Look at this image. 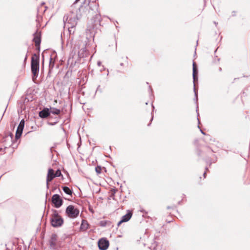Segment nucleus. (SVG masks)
Segmentation results:
<instances>
[{"instance_id": "obj_1", "label": "nucleus", "mask_w": 250, "mask_h": 250, "mask_svg": "<svg viewBox=\"0 0 250 250\" xmlns=\"http://www.w3.org/2000/svg\"><path fill=\"white\" fill-rule=\"evenodd\" d=\"M80 0H75L70 6L69 13L63 17L64 25L67 27L69 34H73L75 32L76 26L78 21L82 16L81 9L83 8V4H77Z\"/></svg>"}, {"instance_id": "obj_2", "label": "nucleus", "mask_w": 250, "mask_h": 250, "mask_svg": "<svg viewBox=\"0 0 250 250\" xmlns=\"http://www.w3.org/2000/svg\"><path fill=\"white\" fill-rule=\"evenodd\" d=\"M13 135L9 132L5 133L2 137V143L3 146H0V154H4L5 149L9 147L12 144Z\"/></svg>"}, {"instance_id": "obj_3", "label": "nucleus", "mask_w": 250, "mask_h": 250, "mask_svg": "<svg viewBox=\"0 0 250 250\" xmlns=\"http://www.w3.org/2000/svg\"><path fill=\"white\" fill-rule=\"evenodd\" d=\"M102 18L101 15L99 14H96L94 17L91 20V23H88L87 26V30L90 33H92V30L94 29H97L101 26V22Z\"/></svg>"}, {"instance_id": "obj_4", "label": "nucleus", "mask_w": 250, "mask_h": 250, "mask_svg": "<svg viewBox=\"0 0 250 250\" xmlns=\"http://www.w3.org/2000/svg\"><path fill=\"white\" fill-rule=\"evenodd\" d=\"M65 213L69 218H76L78 216L80 211L73 205H69L66 208Z\"/></svg>"}, {"instance_id": "obj_5", "label": "nucleus", "mask_w": 250, "mask_h": 250, "mask_svg": "<svg viewBox=\"0 0 250 250\" xmlns=\"http://www.w3.org/2000/svg\"><path fill=\"white\" fill-rule=\"evenodd\" d=\"M52 203L56 208H59L63 204V200L61 198L60 196L58 194L53 195L51 199Z\"/></svg>"}, {"instance_id": "obj_6", "label": "nucleus", "mask_w": 250, "mask_h": 250, "mask_svg": "<svg viewBox=\"0 0 250 250\" xmlns=\"http://www.w3.org/2000/svg\"><path fill=\"white\" fill-rule=\"evenodd\" d=\"M34 38L33 41L35 42V46L37 49L40 51V44L41 42V33L39 32L38 30H36V32L33 34Z\"/></svg>"}, {"instance_id": "obj_7", "label": "nucleus", "mask_w": 250, "mask_h": 250, "mask_svg": "<svg viewBox=\"0 0 250 250\" xmlns=\"http://www.w3.org/2000/svg\"><path fill=\"white\" fill-rule=\"evenodd\" d=\"M98 245L100 250H106L109 246V242L106 238H102L98 241Z\"/></svg>"}, {"instance_id": "obj_8", "label": "nucleus", "mask_w": 250, "mask_h": 250, "mask_svg": "<svg viewBox=\"0 0 250 250\" xmlns=\"http://www.w3.org/2000/svg\"><path fill=\"white\" fill-rule=\"evenodd\" d=\"M25 121L24 119H22L17 127L16 131L15 139H19L21 137L23 130L24 127Z\"/></svg>"}, {"instance_id": "obj_9", "label": "nucleus", "mask_w": 250, "mask_h": 250, "mask_svg": "<svg viewBox=\"0 0 250 250\" xmlns=\"http://www.w3.org/2000/svg\"><path fill=\"white\" fill-rule=\"evenodd\" d=\"M50 223L52 226L54 228L60 227L63 223V219L62 217L51 218Z\"/></svg>"}, {"instance_id": "obj_10", "label": "nucleus", "mask_w": 250, "mask_h": 250, "mask_svg": "<svg viewBox=\"0 0 250 250\" xmlns=\"http://www.w3.org/2000/svg\"><path fill=\"white\" fill-rule=\"evenodd\" d=\"M54 170L52 168H49L46 177V188H49V182L55 178Z\"/></svg>"}, {"instance_id": "obj_11", "label": "nucleus", "mask_w": 250, "mask_h": 250, "mask_svg": "<svg viewBox=\"0 0 250 250\" xmlns=\"http://www.w3.org/2000/svg\"><path fill=\"white\" fill-rule=\"evenodd\" d=\"M57 235L55 233L52 234L49 240V247L51 249L55 250L56 249V241Z\"/></svg>"}, {"instance_id": "obj_12", "label": "nucleus", "mask_w": 250, "mask_h": 250, "mask_svg": "<svg viewBox=\"0 0 250 250\" xmlns=\"http://www.w3.org/2000/svg\"><path fill=\"white\" fill-rule=\"evenodd\" d=\"M50 115V109L44 107L43 109L39 112V115L41 118L44 119L48 117Z\"/></svg>"}, {"instance_id": "obj_13", "label": "nucleus", "mask_w": 250, "mask_h": 250, "mask_svg": "<svg viewBox=\"0 0 250 250\" xmlns=\"http://www.w3.org/2000/svg\"><path fill=\"white\" fill-rule=\"evenodd\" d=\"M40 65H31V72L32 73V79L34 81L37 78L39 72Z\"/></svg>"}, {"instance_id": "obj_14", "label": "nucleus", "mask_w": 250, "mask_h": 250, "mask_svg": "<svg viewBox=\"0 0 250 250\" xmlns=\"http://www.w3.org/2000/svg\"><path fill=\"white\" fill-rule=\"evenodd\" d=\"M31 65H40L39 54L34 53L31 58Z\"/></svg>"}, {"instance_id": "obj_15", "label": "nucleus", "mask_w": 250, "mask_h": 250, "mask_svg": "<svg viewBox=\"0 0 250 250\" xmlns=\"http://www.w3.org/2000/svg\"><path fill=\"white\" fill-rule=\"evenodd\" d=\"M60 119V118L59 116H56L55 117H53V116L50 115L49 116V121L47 122V124L50 125H54L59 122Z\"/></svg>"}, {"instance_id": "obj_16", "label": "nucleus", "mask_w": 250, "mask_h": 250, "mask_svg": "<svg viewBox=\"0 0 250 250\" xmlns=\"http://www.w3.org/2000/svg\"><path fill=\"white\" fill-rule=\"evenodd\" d=\"M149 248L151 250H163L162 249V245L160 244H159L155 240H154L152 243H151V245L149 247Z\"/></svg>"}, {"instance_id": "obj_17", "label": "nucleus", "mask_w": 250, "mask_h": 250, "mask_svg": "<svg viewBox=\"0 0 250 250\" xmlns=\"http://www.w3.org/2000/svg\"><path fill=\"white\" fill-rule=\"evenodd\" d=\"M89 227V224L86 220H83L81 226L80 230L82 231H86Z\"/></svg>"}, {"instance_id": "obj_18", "label": "nucleus", "mask_w": 250, "mask_h": 250, "mask_svg": "<svg viewBox=\"0 0 250 250\" xmlns=\"http://www.w3.org/2000/svg\"><path fill=\"white\" fill-rule=\"evenodd\" d=\"M132 213L131 211H129L126 214L122 216L121 220L122 222H126L130 220L132 216Z\"/></svg>"}, {"instance_id": "obj_19", "label": "nucleus", "mask_w": 250, "mask_h": 250, "mask_svg": "<svg viewBox=\"0 0 250 250\" xmlns=\"http://www.w3.org/2000/svg\"><path fill=\"white\" fill-rule=\"evenodd\" d=\"M111 222L109 220H101L99 223V226L102 227H105L106 226H110Z\"/></svg>"}, {"instance_id": "obj_20", "label": "nucleus", "mask_w": 250, "mask_h": 250, "mask_svg": "<svg viewBox=\"0 0 250 250\" xmlns=\"http://www.w3.org/2000/svg\"><path fill=\"white\" fill-rule=\"evenodd\" d=\"M194 94H195V98L194 100L195 101V102L197 104L196 106V111L197 113V117L199 115V112H198V95H197V92L196 90L195 87L194 86V88H193Z\"/></svg>"}, {"instance_id": "obj_21", "label": "nucleus", "mask_w": 250, "mask_h": 250, "mask_svg": "<svg viewBox=\"0 0 250 250\" xmlns=\"http://www.w3.org/2000/svg\"><path fill=\"white\" fill-rule=\"evenodd\" d=\"M117 191V189L115 188H111L109 192V193L110 194V195H109V197L108 198V199H112L114 200L115 199V198H114L115 194Z\"/></svg>"}, {"instance_id": "obj_22", "label": "nucleus", "mask_w": 250, "mask_h": 250, "mask_svg": "<svg viewBox=\"0 0 250 250\" xmlns=\"http://www.w3.org/2000/svg\"><path fill=\"white\" fill-rule=\"evenodd\" d=\"M63 191L66 194L72 196L73 191L68 187L64 186L62 188Z\"/></svg>"}, {"instance_id": "obj_23", "label": "nucleus", "mask_w": 250, "mask_h": 250, "mask_svg": "<svg viewBox=\"0 0 250 250\" xmlns=\"http://www.w3.org/2000/svg\"><path fill=\"white\" fill-rule=\"evenodd\" d=\"M50 114H53L56 115H58L60 113L61 110L59 109L53 107L50 109Z\"/></svg>"}, {"instance_id": "obj_24", "label": "nucleus", "mask_w": 250, "mask_h": 250, "mask_svg": "<svg viewBox=\"0 0 250 250\" xmlns=\"http://www.w3.org/2000/svg\"><path fill=\"white\" fill-rule=\"evenodd\" d=\"M55 64V61L53 60L52 58L51 57L49 58V67L50 70L53 68Z\"/></svg>"}, {"instance_id": "obj_25", "label": "nucleus", "mask_w": 250, "mask_h": 250, "mask_svg": "<svg viewBox=\"0 0 250 250\" xmlns=\"http://www.w3.org/2000/svg\"><path fill=\"white\" fill-rule=\"evenodd\" d=\"M53 213V214L52 215V217L51 218H60V217H62L61 216H60L57 210H55V209H52V210Z\"/></svg>"}, {"instance_id": "obj_26", "label": "nucleus", "mask_w": 250, "mask_h": 250, "mask_svg": "<svg viewBox=\"0 0 250 250\" xmlns=\"http://www.w3.org/2000/svg\"><path fill=\"white\" fill-rule=\"evenodd\" d=\"M55 176L56 177H60V176H62V172L61 171V170L59 169H58L55 173Z\"/></svg>"}, {"instance_id": "obj_27", "label": "nucleus", "mask_w": 250, "mask_h": 250, "mask_svg": "<svg viewBox=\"0 0 250 250\" xmlns=\"http://www.w3.org/2000/svg\"><path fill=\"white\" fill-rule=\"evenodd\" d=\"M102 168L100 166H97L95 167V171L97 174H100L101 173Z\"/></svg>"}, {"instance_id": "obj_28", "label": "nucleus", "mask_w": 250, "mask_h": 250, "mask_svg": "<svg viewBox=\"0 0 250 250\" xmlns=\"http://www.w3.org/2000/svg\"><path fill=\"white\" fill-rule=\"evenodd\" d=\"M192 77H193V82L194 83V87H193V88H194V86L195 87V83L196 81H198V76H192Z\"/></svg>"}, {"instance_id": "obj_29", "label": "nucleus", "mask_w": 250, "mask_h": 250, "mask_svg": "<svg viewBox=\"0 0 250 250\" xmlns=\"http://www.w3.org/2000/svg\"><path fill=\"white\" fill-rule=\"evenodd\" d=\"M192 76L198 75V69L197 68H194L192 69Z\"/></svg>"}, {"instance_id": "obj_30", "label": "nucleus", "mask_w": 250, "mask_h": 250, "mask_svg": "<svg viewBox=\"0 0 250 250\" xmlns=\"http://www.w3.org/2000/svg\"><path fill=\"white\" fill-rule=\"evenodd\" d=\"M151 120H150V122L147 125V126H150V125H151V122L152 121L153 119V113L151 112Z\"/></svg>"}, {"instance_id": "obj_31", "label": "nucleus", "mask_w": 250, "mask_h": 250, "mask_svg": "<svg viewBox=\"0 0 250 250\" xmlns=\"http://www.w3.org/2000/svg\"><path fill=\"white\" fill-rule=\"evenodd\" d=\"M194 68H197L196 66V63L194 62H193L192 63V69Z\"/></svg>"}, {"instance_id": "obj_32", "label": "nucleus", "mask_w": 250, "mask_h": 250, "mask_svg": "<svg viewBox=\"0 0 250 250\" xmlns=\"http://www.w3.org/2000/svg\"><path fill=\"white\" fill-rule=\"evenodd\" d=\"M205 169H206V171L204 172V174H203V176H204V178H206V172H207L206 171L208 170V167H206Z\"/></svg>"}, {"instance_id": "obj_33", "label": "nucleus", "mask_w": 250, "mask_h": 250, "mask_svg": "<svg viewBox=\"0 0 250 250\" xmlns=\"http://www.w3.org/2000/svg\"><path fill=\"white\" fill-rule=\"evenodd\" d=\"M201 150H199V149H198L197 150V154H198V155L200 156L201 155Z\"/></svg>"}, {"instance_id": "obj_34", "label": "nucleus", "mask_w": 250, "mask_h": 250, "mask_svg": "<svg viewBox=\"0 0 250 250\" xmlns=\"http://www.w3.org/2000/svg\"><path fill=\"white\" fill-rule=\"evenodd\" d=\"M123 222H122V220H121L117 224L118 226H119Z\"/></svg>"}, {"instance_id": "obj_35", "label": "nucleus", "mask_w": 250, "mask_h": 250, "mask_svg": "<svg viewBox=\"0 0 250 250\" xmlns=\"http://www.w3.org/2000/svg\"><path fill=\"white\" fill-rule=\"evenodd\" d=\"M27 53H28V51L27 52ZM26 54H27V53H26ZM27 59V55L26 54L25 57L24 59V62L26 61Z\"/></svg>"}, {"instance_id": "obj_36", "label": "nucleus", "mask_w": 250, "mask_h": 250, "mask_svg": "<svg viewBox=\"0 0 250 250\" xmlns=\"http://www.w3.org/2000/svg\"><path fill=\"white\" fill-rule=\"evenodd\" d=\"M149 90H150V92H149L150 93H152V88H151L150 86H149Z\"/></svg>"}, {"instance_id": "obj_37", "label": "nucleus", "mask_w": 250, "mask_h": 250, "mask_svg": "<svg viewBox=\"0 0 250 250\" xmlns=\"http://www.w3.org/2000/svg\"><path fill=\"white\" fill-rule=\"evenodd\" d=\"M101 64H102V63H101V62H100V61L98 62H97V65H98L99 66H101Z\"/></svg>"}, {"instance_id": "obj_38", "label": "nucleus", "mask_w": 250, "mask_h": 250, "mask_svg": "<svg viewBox=\"0 0 250 250\" xmlns=\"http://www.w3.org/2000/svg\"><path fill=\"white\" fill-rule=\"evenodd\" d=\"M200 131H201V132L203 134H204V135H205V132H204L202 129H200Z\"/></svg>"}, {"instance_id": "obj_39", "label": "nucleus", "mask_w": 250, "mask_h": 250, "mask_svg": "<svg viewBox=\"0 0 250 250\" xmlns=\"http://www.w3.org/2000/svg\"><path fill=\"white\" fill-rule=\"evenodd\" d=\"M100 85H98V86L97 88L96 91H98L100 89Z\"/></svg>"}, {"instance_id": "obj_40", "label": "nucleus", "mask_w": 250, "mask_h": 250, "mask_svg": "<svg viewBox=\"0 0 250 250\" xmlns=\"http://www.w3.org/2000/svg\"><path fill=\"white\" fill-rule=\"evenodd\" d=\"M6 108H7V107L5 108L4 111L3 113L2 114V117H3V116L4 114V113H5V112L6 110Z\"/></svg>"}, {"instance_id": "obj_41", "label": "nucleus", "mask_w": 250, "mask_h": 250, "mask_svg": "<svg viewBox=\"0 0 250 250\" xmlns=\"http://www.w3.org/2000/svg\"><path fill=\"white\" fill-rule=\"evenodd\" d=\"M120 65L121 66H123L124 65V63L123 62L120 63Z\"/></svg>"}, {"instance_id": "obj_42", "label": "nucleus", "mask_w": 250, "mask_h": 250, "mask_svg": "<svg viewBox=\"0 0 250 250\" xmlns=\"http://www.w3.org/2000/svg\"><path fill=\"white\" fill-rule=\"evenodd\" d=\"M207 163L209 162V166H210V165H211V162L210 161H209V162L207 161Z\"/></svg>"}, {"instance_id": "obj_43", "label": "nucleus", "mask_w": 250, "mask_h": 250, "mask_svg": "<svg viewBox=\"0 0 250 250\" xmlns=\"http://www.w3.org/2000/svg\"><path fill=\"white\" fill-rule=\"evenodd\" d=\"M214 24L216 25V26L217 25V23H217V22H216V21H214Z\"/></svg>"}, {"instance_id": "obj_44", "label": "nucleus", "mask_w": 250, "mask_h": 250, "mask_svg": "<svg viewBox=\"0 0 250 250\" xmlns=\"http://www.w3.org/2000/svg\"><path fill=\"white\" fill-rule=\"evenodd\" d=\"M171 208V207H169V206H168V207H167V209H169V208Z\"/></svg>"}, {"instance_id": "obj_45", "label": "nucleus", "mask_w": 250, "mask_h": 250, "mask_svg": "<svg viewBox=\"0 0 250 250\" xmlns=\"http://www.w3.org/2000/svg\"><path fill=\"white\" fill-rule=\"evenodd\" d=\"M219 70L220 71H221L222 70V68L220 67V68H219Z\"/></svg>"}, {"instance_id": "obj_46", "label": "nucleus", "mask_w": 250, "mask_h": 250, "mask_svg": "<svg viewBox=\"0 0 250 250\" xmlns=\"http://www.w3.org/2000/svg\"><path fill=\"white\" fill-rule=\"evenodd\" d=\"M152 108H153V109H154V106H153V104H152Z\"/></svg>"}, {"instance_id": "obj_47", "label": "nucleus", "mask_w": 250, "mask_h": 250, "mask_svg": "<svg viewBox=\"0 0 250 250\" xmlns=\"http://www.w3.org/2000/svg\"><path fill=\"white\" fill-rule=\"evenodd\" d=\"M197 119H198V124H200V121H199V119H198V118H197Z\"/></svg>"}, {"instance_id": "obj_48", "label": "nucleus", "mask_w": 250, "mask_h": 250, "mask_svg": "<svg viewBox=\"0 0 250 250\" xmlns=\"http://www.w3.org/2000/svg\"><path fill=\"white\" fill-rule=\"evenodd\" d=\"M47 195H49V194H48V193H46V197H47Z\"/></svg>"}, {"instance_id": "obj_49", "label": "nucleus", "mask_w": 250, "mask_h": 250, "mask_svg": "<svg viewBox=\"0 0 250 250\" xmlns=\"http://www.w3.org/2000/svg\"><path fill=\"white\" fill-rule=\"evenodd\" d=\"M47 195H49V194H48V193H46V197H47Z\"/></svg>"}, {"instance_id": "obj_50", "label": "nucleus", "mask_w": 250, "mask_h": 250, "mask_svg": "<svg viewBox=\"0 0 250 250\" xmlns=\"http://www.w3.org/2000/svg\"><path fill=\"white\" fill-rule=\"evenodd\" d=\"M42 57L44 58V56L42 55ZM44 62V58H43V62Z\"/></svg>"}, {"instance_id": "obj_51", "label": "nucleus", "mask_w": 250, "mask_h": 250, "mask_svg": "<svg viewBox=\"0 0 250 250\" xmlns=\"http://www.w3.org/2000/svg\"><path fill=\"white\" fill-rule=\"evenodd\" d=\"M233 16H234L235 12H234V11H233Z\"/></svg>"}, {"instance_id": "obj_52", "label": "nucleus", "mask_w": 250, "mask_h": 250, "mask_svg": "<svg viewBox=\"0 0 250 250\" xmlns=\"http://www.w3.org/2000/svg\"><path fill=\"white\" fill-rule=\"evenodd\" d=\"M90 211L91 212H92V209H90Z\"/></svg>"}, {"instance_id": "obj_53", "label": "nucleus", "mask_w": 250, "mask_h": 250, "mask_svg": "<svg viewBox=\"0 0 250 250\" xmlns=\"http://www.w3.org/2000/svg\"><path fill=\"white\" fill-rule=\"evenodd\" d=\"M90 211L91 212H92V209H90Z\"/></svg>"}, {"instance_id": "obj_54", "label": "nucleus", "mask_w": 250, "mask_h": 250, "mask_svg": "<svg viewBox=\"0 0 250 250\" xmlns=\"http://www.w3.org/2000/svg\"><path fill=\"white\" fill-rule=\"evenodd\" d=\"M90 211L91 212H92V209H90Z\"/></svg>"}, {"instance_id": "obj_55", "label": "nucleus", "mask_w": 250, "mask_h": 250, "mask_svg": "<svg viewBox=\"0 0 250 250\" xmlns=\"http://www.w3.org/2000/svg\"><path fill=\"white\" fill-rule=\"evenodd\" d=\"M90 211L91 212H92V209H90Z\"/></svg>"}]
</instances>
